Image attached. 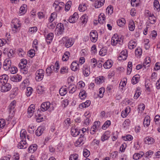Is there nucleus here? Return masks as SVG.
<instances>
[{
    "label": "nucleus",
    "mask_w": 160,
    "mask_h": 160,
    "mask_svg": "<svg viewBox=\"0 0 160 160\" xmlns=\"http://www.w3.org/2000/svg\"><path fill=\"white\" fill-rule=\"evenodd\" d=\"M62 40L65 46L67 48L71 47L74 43V41L72 38H69L68 37H63Z\"/></svg>",
    "instance_id": "1"
},
{
    "label": "nucleus",
    "mask_w": 160,
    "mask_h": 160,
    "mask_svg": "<svg viewBox=\"0 0 160 160\" xmlns=\"http://www.w3.org/2000/svg\"><path fill=\"white\" fill-rule=\"evenodd\" d=\"M44 71L42 69L37 70L35 73V79L38 81H41L43 78Z\"/></svg>",
    "instance_id": "2"
},
{
    "label": "nucleus",
    "mask_w": 160,
    "mask_h": 160,
    "mask_svg": "<svg viewBox=\"0 0 160 160\" xmlns=\"http://www.w3.org/2000/svg\"><path fill=\"white\" fill-rule=\"evenodd\" d=\"M11 61L9 59H6L4 61L3 65V69L6 71H8L11 67Z\"/></svg>",
    "instance_id": "3"
},
{
    "label": "nucleus",
    "mask_w": 160,
    "mask_h": 160,
    "mask_svg": "<svg viewBox=\"0 0 160 160\" xmlns=\"http://www.w3.org/2000/svg\"><path fill=\"white\" fill-rule=\"evenodd\" d=\"M90 38L91 41L92 42H96L98 38V33L95 30L91 31L90 33Z\"/></svg>",
    "instance_id": "4"
},
{
    "label": "nucleus",
    "mask_w": 160,
    "mask_h": 160,
    "mask_svg": "<svg viewBox=\"0 0 160 160\" xmlns=\"http://www.w3.org/2000/svg\"><path fill=\"white\" fill-rule=\"evenodd\" d=\"M12 24L11 25L12 28V30L14 31V32H16V30L20 27V23L19 22L18 20L17 19L12 20Z\"/></svg>",
    "instance_id": "5"
},
{
    "label": "nucleus",
    "mask_w": 160,
    "mask_h": 160,
    "mask_svg": "<svg viewBox=\"0 0 160 160\" xmlns=\"http://www.w3.org/2000/svg\"><path fill=\"white\" fill-rule=\"evenodd\" d=\"M2 86L1 91L2 92H5L9 91L11 88V85L8 83H3Z\"/></svg>",
    "instance_id": "6"
},
{
    "label": "nucleus",
    "mask_w": 160,
    "mask_h": 160,
    "mask_svg": "<svg viewBox=\"0 0 160 160\" xmlns=\"http://www.w3.org/2000/svg\"><path fill=\"white\" fill-rule=\"evenodd\" d=\"M20 137L22 140L27 139L28 140L31 139L30 137L27 134V132L25 130L22 129L20 132Z\"/></svg>",
    "instance_id": "7"
},
{
    "label": "nucleus",
    "mask_w": 160,
    "mask_h": 160,
    "mask_svg": "<svg viewBox=\"0 0 160 160\" xmlns=\"http://www.w3.org/2000/svg\"><path fill=\"white\" fill-rule=\"evenodd\" d=\"M64 6V4L63 2H54L53 4V7H54L56 11H60L62 8H63Z\"/></svg>",
    "instance_id": "8"
},
{
    "label": "nucleus",
    "mask_w": 160,
    "mask_h": 160,
    "mask_svg": "<svg viewBox=\"0 0 160 160\" xmlns=\"http://www.w3.org/2000/svg\"><path fill=\"white\" fill-rule=\"evenodd\" d=\"M56 30L58 31L57 34L58 35L62 34L64 30L63 25L61 23H58L57 26Z\"/></svg>",
    "instance_id": "9"
},
{
    "label": "nucleus",
    "mask_w": 160,
    "mask_h": 160,
    "mask_svg": "<svg viewBox=\"0 0 160 160\" xmlns=\"http://www.w3.org/2000/svg\"><path fill=\"white\" fill-rule=\"evenodd\" d=\"M50 105L49 102H43L41 106V110L43 112L47 111L50 108Z\"/></svg>",
    "instance_id": "10"
},
{
    "label": "nucleus",
    "mask_w": 160,
    "mask_h": 160,
    "mask_svg": "<svg viewBox=\"0 0 160 160\" xmlns=\"http://www.w3.org/2000/svg\"><path fill=\"white\" fill-rule=\"evenodd\" d=\"M35 106L34 104H31L29 107L28 109V117H31L33 115L34 112Z\"/></svg>",
    "instance_id": "11"
},
{
    "label": "nucleus",
    "mask_w": 160,
    "mask_h": 160,
    "mask_svg": "<svg viewBox=\"0 0 160 160\" xmlns=\"http://www.w3.org/2000/svg\"><path fill=\"white\" fill-rule=\"evenodd\" d=\"M127 57V51L123 50L119 54V56L118 57V59L119 60H124L126 59Z\"/></svg>",
    "instance_id": "12"
},
{
    "label": "nucleus",
    "mask_w": 160,
    "mask_h": 160,
    "mask_svg": "<svg viewBox=\"0 0 160 160\" xmlns=\"http://www.w3.org/2000/svg\"><path fill=\"white\" fill-rule=\"evenodd\" d=\"M28 146V144L26 141H21L18 144V148L23 149L26 148Z\"/></svg>",
    "instance_id": "13"
},
{
    "label": "nucleus",
    "mask_w": 160,
    "mask_h": 160,
    "mask_svg": "<svg viewBox=\"0 0 160 160\" xmlns=\"http://www.w3.org/2000/svg\"><path fill=\"white\" fill-rule=\"evenodd\" d=\"M104 2L105 0H97L94 3V7L96 8H100L103 5Z\"/></svg>",
    "instance_id": "14"
},
{
    "label": "nucleus",
    "mask_w": 160,
    "mask_h": 160,
    "mask_svg": "<svg viewBox=\"0 0 160 160\" xmlns=\"http://www.w3.org/2000/svg\"><path fill=\"white\" fill-rule=\"evenodd\" d=\"M22 78L21 76L17 74L12 76L11 78V80L13 82H17L21 81Z\"/></svg>",
    "instance_id": "15"
},
{
    "label": "nucleus",
    "mask_w": 160,
    "mask_h": 160,
    "mask_svg": "<svg viewBox=\"0 0 160 160\" xmlns=\"http://www.w3.org/2000/svg\"><path fill=\"white\" fill-rule=\"evenodd\" d=\"M144 155V153L142 152H140L139 153H135L133 156L134 159L137 160L142 157Z\"/></svg>",
    "instance_id": "16"
},
{
    "label": "nucleus",
    "mask_w": 160,
    "mask_h": 160,
    "mask_svg": "<svg viewBox=\"0 0 160 160\" xmlns=\"http://www.w3.org/2000/svg\"><path fill=\"white\" fill-rule=\"evenodd\" d=\"M37 148V145L34 144L31 145L28 148V151L29 153H33L36 151Z\"/></svg>",
    "instance_id": "17"
},
{
    "label": "nucleus",
    "mask_w": 160,
    "mask_h": 160,
    "mask_svg": "<svg viewBox=\"0 0 160 160\" xmlns=\"http://www.w3.org/2000/svg\"><path fill=\"white\" fill-rule=\"evenodd\" d=\"M53 33H49L47 35L46 40L48 44H50L52 41L53 38Z\"/></svg>",
    "instance_id": "18"
},
{
    "label": "nucleus",
    "mask_w": 160,
    "mask_h": 160,
    "mask_svg": "<svg viewBox=\"0 0 160 160\" xmlns=\"http://www.w3.org/2000/svg\"><path fill=\"white\" fill-rule=\"evenodd\" d=\"M27 6L26 4H23L22 6H21L20 8L19 11V13L20 15H23L27 11L26 8Z\"/></svg>",
    "instance_id": "19"
},
{
    "label": "nucleus",
    "mask_w": 160,
    "mask_h": 160,
    "mask_svg": "<svg viewBox=\"0 0 160 160\" xmlns=\"http://www.w3.org/2000/svg\"><path fill=\"white\" fill-rule=\"evenodd\" d=\"M72 135L73 137H76L79 134V131L75 127H72L71 130Z\"/></svg>",
    "instance_id": "20"
},
{
    "label": "nucleus",
    "mask_w": 160,
    "mask_h": 160,
    "mask_svg": "<svg viewBox=\"0 0 160 160\" xmlns=\"http://www.w3.org/2000/svg\"><path fill=\"white\" fill-rule=\"evenodd\" d=\"M151 62L150 58L149 57L146 58L144 60L143 65L145 68L146 67H149L150 66V63Z\"/></svg>",
    "instance_id": "21"
},
{
    "label": "nucleus",
    "mask_w": 160,
    "mask_h": 160,
    "mask_svg": "<svg viewBox=\"0 0 160 160\" xmlns=\"http://www.w3.org/2000/svg\"><path fill=\"white\" fill-rule=\"evenodd\" d=\"M8 76L6 74H3L0 76V82L1 83L2 82L3 83H7L8 80Z\"/></svg>",
    "instance_id": "22"
},
{
    "label": "nucleus",
    "mask_w": 160,
    "mask_h": 160,
    "mask_svg": "<svg viewBox=\"0 0 160 160\" xmlns=\"http://www.w3.org/2000/svg\"><path fill=\"white\" fill-rule=\"evenodd\" d=\"M16 104V102L15 100L12 102L10 103L8 107V108L10 110V112L12 111L14 112V109L15 108Z\"/></svg>",
    "instance_id": "23"
},
{
    "label": "nucleus",
    "mask_w": 160,
    "mask_h": 160,
    "mask_svg": "<svg viewBox=\"0 0 160 160\" xmlns=\"http://www.w3.org/2000/svg\"><path fill=\"white\" fill-rule=\"evenodd\" d=\"M148 14L149 20L150 21V22L152 24H154L156 22V18L154 16L153 14H149V12H148Z\"/></svg>",
    "instance_id": "24"
},
{
    "label": "nucleus",
    "mask_w": 160,
    "mask_h": 160,
    "mask_svg": "<svg viewBox=\"0 0 160 160\" xmlns=\"http://www.w3.org/2000/svg\"><path fill=\"white\" fill-rule=\"evenodd\" d=\"M139 75H136L133 77L131 82L132 84H135L137 83L139 81Z\"/></svg>",
    "instance_id": "25"
},
{
    "label": "nucleus",
    "mask_w": 160,
    "mask_h": 160,
    "mask_svg": "<svg viewBox=\"0 0 160 160\" xmlns=\"http://www.w3.org/2000/svg\"><path fill=\"white\" fill-rule=\"evenodd\" d=\"M78 64L76 62H73L71 64V68L72 71H76L78 68Z\"/></svg>",
    "instance_id": "26"
},
{
    "label": "nucleus",
    "mask_w": 160,
    "mask_h": 160,
    "mask_svg": "<svg viewBox=\"0 0 160 160\" xmlns=\"http://www.w3.org/2000/svg\"><path fill=\"white\" fill-rule=\"evenodd\" d=\"M105 19L104 14L101 13L98 16V22L100 24H102Z\"/></svg>",
    "instance_id": "27"
},
{
    "label": "nucleus",
    "mask_w": 160,
    "mask_h": 160,
    "mask_svg": "<svg viewBox=\"0 0 160 160\" xmlns=\"http://www.w3.org/2000/svg\"><path fill=\"white\" fill-rule=\"evenodd\" d=\"M150 123V117L148 116H146L144 119L143 125L144 127H148Z\"/></svg>",
    "instance_id": "28"
},
{
    "label": "nucleus",
    "mask_w": 160,
    "mask_h": 160,
    "mask_svg": "<svg viewBox=\"0 0 160 160\" xmlns=\"http://www.w3.org/2000/svg\"><path fill=\"white\" fill-rule=\"evenodd\" d=\"M104 67L106 69H109L112 66V62L109 60H107L103 64Z\"/></svg>",
    "instance_id": "29"
},
{
    "label": "nucleus",
    "mask_w": 160,
    "mask_h": 160,
    "mask_svg": "<svg viewBox=\"0 0 160 160\" xmlns=\"http://www.w3.org/2000/svg\"><path fill=\"white\" fill-rule=\"evenodd\" d=\"M79 96L81 99L85 98L87 96V93L86 91L84 90H81L79 93Z\"/></svg>",
    "instance_id": "30"
},
{
    "label": "nucleus",
    "mask_w": 160,
    "mask_h": 160,
    "mask_svg": "<svg viewBox=\"0 0 160 160\" xmlns=\"http://www.w3.org/2000/svg\"><path fill=\"white\" fill-rule=\"evenodd\" d=\"M125 20L123 18H122L121 19L118 20L117 21L118 25V26L120 27L123 26L125 24Z\"/></svg>",
    "instance_id": "31"
},
{
    "label": "nucleus",
    "mask_w": 160,
    "mask_h": 160,
    "mask_svg": "<svg viewBox=\"0 0 160 160\" xmlns=\"http://www.w3.org/2000/svg\"><path fill=\"white\" fill-rule=\"evenodd\" d=\"M136 45V42L132 40L130 41L128 45V48L131 49L134 48Z\"/></svg>",
    "instance_id": "32"
},
{
    "label": "nucleus",
    "mask_w": 160,
    "mask_h": 160,
    "mask_svg": "<svg viewBox=\"0 0 160 160\" xmlns=\"http://www.w3.org/2000/svg\"><path fill=\"white\" fill-rule=\"evenodd\" d=\"M83 73L85 76H88L90 73L89 69L87 67H84L83 69Z\"/></svg>",
    "instance_id": "33"
},
{
    "label": "nucleus",
    "mask_w": 160,
    "mask_h": 160,
    "mask_svg": "<svg viewBox=\"0 0 160 160\" xmlns=\"http://www.w3.org/2000/svg\"><path fill=\"white\" fill-rule=\"evenodd\" d=\"M110 136V135L109 132H105L104 134L101 137V140H107Z\"/></svg>",
    "instance_id": "34"
},
{
    "label": "nucleus",
    "mask_w": 160,
    "mask_h": 160,
    "mask_svg": "<svg viewBox=\"0 0 160 160\" xmlns=\"http://www.w3.org/2000/svg\"><path fill=\"white\" fill-rule=\"evenodd\" d=\"M117 37H118L117 34H114L112 37L111 40V44L113 46L116 45V43L115 42L116 40H117Z\"/></svg>",
    "instance_id": "35"
},
{
    "label": "nucleus",
    "mask_w": 160,
    "mask_h": 160,
    "mask_svg": "<svg viewBox=\"0 0 160 160\" xmlns=\"http://www.w3.org/2000/svg\"><path fill=\"white\" fill-rule=\"evenodd\" d=\"M67 91L66 89L64 87L61 88L59 91V92L61 96H63L67 93Z\"/></svg>",
    "instance_id": "36"
},
{
    "label": "nucleus",
    "mask_w": 160,
    "mask_h": 160,
    "mask_svg": "<svg viewBox=\"0 0 160 160\" xmlns=\"http://www.w3.org/2000/svg\"><path fill=\"white\" fill-rule=\"evenodd\" d=\"M8 71H9L12 74H14L17 72L18 69L16 67L12 66H11Z\"/></svg>",
    "instance_id": "37"
},
{
    "label": "nucleus",
    "mask_w": 160,
    "mask_h": 160,
    "mask_svg": "<svg viewBox=\"0 0 160 160\" xmlns=\"http://www.w3.org/2000/svg\"><path fill=\"white\" fill-rule=\"evenodd\" d=\"M69 56V52H66L63 56L62 60L63 61H67L68 59Z\"/></svg>",
    "instance_id": "38"
},
{
    "label": "nucleus",
    "mask_w": 160,
    "mask_h": 160,
    "mask_svg": "<svg viewBox=\"0 0 160 160\" xmlns=\"http://www.w3.org/2000/svg\"><path fill=\"white\" fill-rule=\"evenodd\" d=\"M111 124V122L109 120L106 121L102 127V128L103 129L105 130L109 127Z\"/></svg>",
    "instance_id": "39"
},
{
    "label": "nucleus",
    "mask_w": 160,
    "mask_h": 160,
    "mask_svg": "<svg viewBox=\"0 0 160 160\" xmlns=\"http://www.w3.org/2000/svg\"><path fill=\"white\" fill-rule=\"evenodd\" d=\"M104 77L103 76H100L97 77L95 79V82L97 84H100L103 81Z\"/></svg>",
    "instance_id": "40"
},
{
    "label": "nucleus",
    "mask_w": 160,
    "mask_h": 160,
    "mask_svg": "<svg viewBox=\"0 0 160 160\" xmlns=\"http://www.w3.org/2000/svg\"><path fill=\"white\" fill-rule=\"evenodd\" d=\"M153 6L155 8H156L157 10H159L160 4L158 0H155L153 2Z\"/></svg>",
    "instance_id": "41"
},
{
    "label": "nucleus",
    "mask_w": 160,
    "mask_h": 160,
    "mask_svg": "<svg viewBox=\"0 0 160 160\" xmlns=\"http://www.w3.org/2000/svg\"><path fill=\"white\" fill-rule=\"evenodd\" d=\"M26 65L22 64V62H20L18 65L19 67L21 69L23 70L25 72L27 71V68H26Z\"/></svg>",
    "instance_id": "42"
},
{
    "label": "nucleus",
    "mask_w": 160,
    "mask_h": 160,
    "mask_svg": "<svg viewBox=\"0 0 160 160\" xmlns=\"http://www.w3.org/2000/svg\"><path fill=\"white\" fill-rule=\"evenodd\" d=\"M80 19L82 22L83 24H84L86 23L87 21L88 16L85 15H83L81 17Z\"/></svg>",
    "instance_id": "43"
},
{
    "label": "nucleus",
    "mask_w": 160,
    "mask_h": 160,
    "mask_svg": "<svg viewBox=\"0 0 160 160\" xmlns=\"http://www.w3.org/2000/svg\"><path fill=\"white\" fill-rule=\"evenodd\" d=\"M131 3L132 6L137 7L139 4L138 0H131Z\"/></svg>",
    "instance_id": "44"
},
{
    "label": "nucleus",
    "mask_w": 160,
    "mask_h": 160,
    "mask_svg": "<svg viewBox=\"0 0 160 160\" xmlns=\"http://www.w3.org/2000/svg\"><path fill=\"white\" fill-rule=\"evenodd\" d=\"M106 12H108V14L111 15L113 12V7L111 6L108 7L106 9Z\"/></svg>",
    "instance_id": "45"
},
{
    "label": "nucleus",
    "mask_w": 160,
    "mask_h": 160,
    "mask_svg": "<svg viewBox=\"0 0 160 160\" xmlns=\"http://www.w3.org/2000/svg\"><path fill=\"white\" fill-rule=\"evenodd\" d=\"M71 3V2L70 1H68L67 2L65 7V10L66 11H68L70 9Z\"/></svg>",
    "instance_id": "46"
},
{
    "label": "nucleus",
    "mask_w": 160,
    "mask_h": 160,
    "mask_svg": "<svg viewBox=\"0 0 160 160\" xmlns=\"http://www.w3.org/2000/svg\"><path fill=\"white\" fill-rule=\"evenodd\" d=\"M78 155L77 154H73L71 155L69 157L70 160H77Z\"/></svg>",
    "instance_id": "47"
},
{
    "label": "nucleus",
    "mask_w": 160,
    "mask_h": 160,
    "mask_svg": "<svg viewBox=\"0 0 160 160\" xmlns=\"http://www.w3.org/2000/svg\"><path fill=\"white\" fill-rule=\"evenodd\" d=\"M107 52V50L105 48H102L99 52V54L102 56H104Z\"/></svg>",
    "instance_id": "48"
},
{
    "label": "nucleus",
    "mask_w": 160,
    "mask_h": 160,
    "mask_svg": "<svg viewBox=\"0 0 160 160\" xmlns=\"http://www.w3.org/2000/svg\"><path fill=\"white\" fill-rule=\"evenodd\" d=\"M83 153L84 156L86 158L88 157L90 154L89 151L87 149H83Z\"/></svg>",
    "instance_id": "49"
},
{
    "label": "nucleus",
    "mask_w": 160,
    "mask_h": 160,
    "mask_svg": "<svg viewBox=\"0 0 160 160\" xmlns=\"http://www.w3.org/2000/svg\"><path fill=\"white\" fill-rule=\"evenodd\" d=\"M32 90V88L31 87H28L27 88L26 94L27 96H29L31 95Z\"/></svg>",
    "instance_id": "50"
},
{
    "label": "nucleus",
    "mask_w": 160,
    "mask_h": 160,
    "mask_svg": "<svg viewBox=\"0 0 160 160\" xmlns=\"http://www.w3.org/2000/svg\"><path fill=\"white\" fill-rule=\"evenodd\" d=\"M153 153V152L152 151L150 150L148 152H146L145 153V156H146L145 158L146 159H148V160H150L148 158V157L150 156V157H151V155H152Z\"/></svg>",
    "instance_id": "51"
},
{
    "label": "nucleus",
    "mask_w": 160,
    "mask_h": 160,
    "mask_svg": "<svg viewBox=\"0 0 160 160\" xmlns=\"http://www.w3.org/2000/svg\"><path fill=\"white\" fill-rule=\"evenodd\" d=\"M5 125V120L3 119H0V129H2Z\"/></svg>",
    "instance_id": "52"
},
{
    "label": "nucleus",
    "mask_w": 160,
    "mask_h": 160,
    "mask_svg": "<svg viewBox=\"0 0 160 160\" xmlns=\"http://www.w3.org/2000/svg\"><path fill=\"white\" fill-rule=\"evenodd\" d=\"M78 9L81 12H83L85 11L86 9V7L85 6V4H83L82 5H80L79 6Z\"/></svg>",
    "instance_id": "53"
},
{
    "label": "nucleus",
    "mask_w": 160,
    "mask_h": 160,
    "mask_svg": "<svg viewBox=\"0 0 160 160\" xmlns=\"http://www.w3.org/2000/svg\"><path fill=\"white\" fill-rule=\"evenodd\" d=\"M122 138L123 139V140H132L133 137L130 135H128L126 136H122Z\"/></svg>",
    "instance_id": "54"
},
{
    "label": "nucleus",
    "mask_w": 160,
    "mask_h": 160,
    "mask_svg": "<svg viewBox=\"0 0 160 160\" xmlns=\"http://www.w3.org/2000/svg\"><path fill=\"white\" fill-rule=\"evenodd\" d=\"M90 104L91 101L90 100H88L86 101L85 102L82 103V104L83 108H85L89 106Z\"/></svg>",
    "instance_id": "55"
},
{
    "label": "nucleus",
    "mask_w": 160,
    "mask_h": 160,
    "mask_svg": "<svg viewBox=\"0 0 160 160\" xmlns=\"http://www.w3.org/2000/svg\"><path fill=\"white\" fill-rule=\"evenodd\" d=\"M129 29L131 31H133L135 29V25L133 22H131L128 25Z\"/></svg>",
    "instance_id": "56"
},
{
    "label": "nucleus",
    "mask_w": 160,
    "mask_h": 160,
    "mask_svg": "<svg viewBox=\"0 0 160 160\" xmlns=\"http://www.w3.org/2000/svg\"><path fill=\"white\" fill-rule=\"evenodd\" d=\"M42 131L40 128H38L36 131L35 134L37 136H40L42 133Z\"/></svg>",
    "instance_id": "57"
},
{
    "label": "nucleus",
    "mask_w": 160,
    "mask_h": 160,
    "mask_svg": "<svg viewBox=\"0 0 160 160\" xmlns=\"http://www.w3.org/2000/svg\"><path fill=\"white\" fill-rule=\"evenodd\" d=\"M135 54L138 56H139L141 55L142 54V50L141 48H137L135 51Z\"/></svg>",
    "instance_id": "58"
},
{
    "label": "nucleus",
    "mask_w": 160,
    "mask_h": 160,
    "mask_svg": "<svg viewBox=\"0 0 160 160\" xmlns=\"http://www.w3.org/2000/svg\"><path fill=\"white\" fill-rule=\"evenodd\" d=\"M28 56L30 57H33L35 55V51L34 50H30L28 53Z\"/></svg>",
    "instance_id": "59"
},
{
    "label": "nucleus",
    "mask_w": 160,
    "mask_h": 160,
    "mask_svg": "<svg viewBox=\"0 0 160 160\" xmlns=\"http://www.w3.org/2000/svg\"><path fill=\"white\" fill-rule=\"evenodd\" d=\"M56 17V14L55 13H53L51 14L50 18L49 20L50 22H52L54 19L55 17Z\"/></svg>",
    "instance_id": "60"
},
{
    "label": "nucleus",
    "mask_w": 160,
    "mask_h": 160,
    "mask_svg": "<svg viewBox=\"0 0 160 160\" xmlns=\"http://www.w3.org/2000/svg\"><path fill=\"white\" fill-rule=\"evenodd\" d=\"M14 54L13 50L10 49L8 53V56L9 58H12L13 57Z\"/></svg>",
    "instance_id": "61"
},
{
    "label": "nucleus",
    "mask_w": 160,
    "mask_h": 160,
    "mask_svg": "<svg viewBox=\"0 0 160 160\" xmlns=\"http://www.w3.org/2000/svg\"><path fill=\"white\" fill-rule=\"evenodd\" d=\"M68 68L67 67H63L62 68H61L60 70V73L61 74H64L67 72Z\"/></svg>",
    "instance_id": "62"
},
{
    "label": "nucleus",
    "mask_w": 160,
    "mask_h": 160,
    "mask_svg": "<svg viewBox=\"0 0 160 160\" xmlns=\"http://www.w3.org/2000/svg\"><path fill=\"white\" fill-rule=\"evenodd\" d=\"M34 127L33 126H30L28 129V132L30 133H33L34 132Z\"/></svg>",
    "instance_id": "63"
},
{
    "label": "nucleus",
    "mask_w": 160,
    "mask_h": 160,
    "mask_svg": "<svg viewBox=\"0 0 160 160\" xmlns=\"http://www.w3.org/2000/svg\"><path fill=\"white\" fill-rule=\"evenodd\" d=\"M37 30V27H31L29 28V31L32 33H33L35 32H36Z\"/></svg>",
    "instance_id": "64"
}]
</instances>
